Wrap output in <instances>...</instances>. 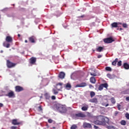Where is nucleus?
Instances as JSON below:
<instances>
[{"instance_id":"obj_1","label":"nucleus","mask_w":129,"mask_h":129,"mask_svg":"<svg viewBox=\"0 0 129 129\" xmlns=\"http://www.w3.org/2000/svg\"><path fill=\"white\" fill-rule=\"evenodd\" d=\"M56 108L59 112H61V113H65L67 111V109L63 106H59L58 107H56Z\"/></svg>"},{"instance_id":"obj_2","label":"nucleus","mask_w":129,"mask_h":129,"mask_svg":"<svg viewBox=\"0 0 129 129\" xmlns=\"http://www.w3.org/2000/svg\"><path fill=\"white\" fill-rule=\"evenodd\" d=\"M17 63L12 62L10 60H7V66L8 68H13V67H15Z\"/></svg>"},{"instance_id":"obj_3","label":"nucleus","mask_w":129,"mask_h":129,"mask_svg":"<svg viewBox=\"0 0 129 129\" xmlns=\"http://www.w3.org/2000/svg\"><path fill=\"white\" fill-rule=\"evenodd\" d=\"M103 41L104 42V43H106L107 44H109L110 43H112V42H114V39H113L112 37H109L107 38H105L103 40Z\"/></svg>"},{"instance_id":"obj_4","label":"nucleus","mask_w":129,"mask_h":129,"mask_svg":"<svg viewBox=\"0 0 129 129\" xmlns=\"http://www.w3.org/2000/svg\"><path fill=\"white\" fill-rule=\"evenodd\" d=\"M104 87V88H106V89H107V87H108V84H107V83H104L100 85L98 87V90L101 91V90L103 89Z\"/></svg>"},{"instance_id":"obj_5","label":"nucleus","mask_w":129,"mask_h":129,"mask_svg":"<svg viewBox=\"0 0 129 129\" xmlns=\"http://www.w3.org/2000/svg\"><path fill=\"white\" fill-rule=\"evenodd\" d=\"M29 41L30 42V43H36V41H37V39L36 38V37L34 36H32L30 37H29Z\"/></svg>"},{"instance_id":"obj_6","label":"nucleus","mask_w":129,"mask_h":129,"mask_svg":"<svg viewBox=\"0 0 129 129\" xmlns=\"http://www.w3.org/2000/svg\"><path fill=\"white\" fill-rule=\"evenodd\" d=\"M36 61L37 58L34 57H31L29 60V63L30 64H32V65H35Z\"/></svg>"},{"instance_id":"obj_7","label":"nucleus","mask_w":129,"mask_h":129,"mask_svg":"<svg viewBox=\"0 0 129 129\" xmlns=\"http://www.w3.org/2000/svg\"><path fill=\"white\" fill-rule=\"evenodd\" d=\"M24 88L20 86H16L15 87V91L16 92H21V91H23Z\"/></svg>"},{"instance_id":"obj_8","label":"nucleus","mask_w":129,"mask_h":129,"mask_svg":"<svg viewBox=\"0 0 129 129\" xmlns=\"http://www.w3.org/2000/svg\"><path fill=\"white\" fill-rule=\"evenodd\" d=\"M62 85H63V83H59L58 84H56V88L57 90H58V91H60L61 89L63 88Z\"/></svg>"},{"instance_id":"obj_9","label":"nucleus","mask_w":129,"mask_h":129,"mask_svg":"<svg viewBox=\"0 0 129 129\" xmlns=\"http://www.w3.org/2000/svg\"><path fill=\"white\" fill-rule=\"evenodd\" d=\"M75 116H76L77 117H85V116H86V115H85V114H84L83 112H81L80 113L76 114Z\"/></svg>"},{"instance_id":"obj_10","label":"nucleus","mask_w":129,"mask_h":129,"mask_svg":"<svg viewBox=\"0 0 129 129\" xmlns=\"http://www.w3.org/2000/svg\"><path fill=\"white\" fill-rule=\"evenodd\" d=\"M118 25H122V23L119 22H114L111 24V26L112 28H117V27H118Z\"/></svg>"},{"instance_id":"obj_11","label":"nucleus","mask_w":129,"mask_h":129,"mask_svg":"<svg viewBox=\"0 0 129 129\" xmlns=\"http://www.w3.org/2000/svg\"><path fill=\"white\" fill-rule=\"evenodd\" d=\"M83 127L84 128H91L92 126H91V124L89 123H84L83 124Z\"/></svg>"},{"instance_id":"obj_12","label":"nucleus","mask_w":129,"mask_h":129,"mask_svg":"<svg viewBox=\"0 0 129 129\" xmlns=\"http://www.w3.org/2000/svg\"><path fill=\"white\" fill-rule=\"evenodd\" d=\"M12 124L13 125H19V124H21V122L18 121V119H14L12 120Z\"/></svg>"},{"instance_id":"obj_13","label":"nucleus","mask_w":129,"mask_h":129,"mask_svg":"<svg viewBox=\"0 0 129 129\" xmlns=\"http://www.w3.org/2000/svg\"><path fill=\"white\" fill-rule=\"evenodd\" d=\"M86 86H87V84L85 82L76 85V87H85Z\"/></svg>"},{"instance_id":"obj_14","label":"nucleus","mask_w":129,"mask_h":129,"mask_svg":"<svg viewBox=\"0 0 129 129\" xmlns=\"http://www.w3.org/2000/svg\"><path fill=\"white\" fill-rule=\"evenodd\" d=\"M88 105L87 104H83V107H82V110L83 111H86V110H88Z\"/></svg>"},{"instance_id":"obj_15","label":"nucleus","mask_w":129,"mask_h":129,"mask_svg":"<svg viewBox=\"0 0 129 129\" xmlns=\"http://www.w3.org/2000/svg\"><path fill=\"white\" fill-rule=\"evenodd\" d=\"M6 96H8L10 98L11 97H15V93L13 91H11L9 93H8V94L6 95Z\"/></svg>"},{"instance_id":"obj_16","label":"nucleus","mask_w":129,"mask_h":129,"mask_svg":"<svg viewBox=\"0 0 129 129\" xmlns=\"http://www.w3.org/2000/svg\"><path fill=\"white\" fill-rule=\"evenodd\" d=\"M6 41L8 43H13V38L11 36H8L6 37Z\"/></svg>"},{"instance_id":"obj_17","label":"nucleus","mask_w":129,"mask_h":129,"mask_svg":"<svg viewBox=\"0 0 129 129\" xmlns=\"http://www.w3.org/2000/svg\"><path fill=\"white\" fill-rule=\"evenodd\" d=\"M58 77L60 79H64L65 78V73L61 72L58 75Z\"/></svg>"},{"instance_id":"obj_18","label":"nucleus","mask_w":129,"mask_h":129,"mask_svg":"<svg viewBox=\"0 0 129 129\" xmlns=\"http://www.w3.org/2000/svg\"><path fill=\"white\" fill-rule=\"evenodd\" d=\"M65 87L66 89H68V90H70L72 86H71V84H70V83H68L65 84Z\"/></svg>"},{"instance_id":"obj_19","label":"nucleus","mask_w":129,"mask_h":129,"mask_svg":"<svg viewBox=\"0 0 129 129\" xmlns=\"http://www.w3.org/2000/svg\"><path fill=\"white\" fill-rule=\"evenodd\" d=\"M90 80V82L93 84H94L95 82H96V80H95V78H94V77H91Z\"/></svg>"},{"instance_id":"obj_20","label":"nucleus","mask_w":129,"mask_h":129,"mask_svg":"<svg viewBox=\"0 0 129 129\" xmlns=\"http://www.w3.org/2000/svg\"><path fill=\"white\" fill-rule=\"evenodd\" d=\"M90 102L94 103H97V102H98V101L97 100V98H94L90 100Z\"/></svg>"},{"instance_id":"obj_21","label":"nucleus","mask_w":129,"mask_h":129,"mask_svg":"<svg viewBox=\"0 0 129 129\" xmlns=\"http://www.w3.org/2000/svg\"><path fill=\"white\" fill-rule=\"evenodd\" d=\"M123 67L124 69L128 70L129 69V64L127 62H125L123 63Z\"/></svg>"},{"instance_id":"obj_22","label":"nucleus","mask_w":129,"mask_h":129,"mask_svg":"<svg viewBox=\"0 0 129 129\" xmlns=\"http://www.w3.org/2000/svg\"><path fill=\"white\" fill-rule=\"evenodd\" d=\"M3 46L4 47H6V48H10L11 44L10 43H7V42H4L3 43Z\"/></svg>"},{"instance_id":"obj_23","label":"nucleus","mask_w":129,"mask_h":129,"mask_svg":"<svg viewBox=\"0 0 129 129\" xmlns=\"http://www.w3.org/2000/svg\"><path fill=\"white\" fill-rule=\"evenodd\" d=\"M103 50V48L101 46H99L97 49L96 51L97 52H101Z\"/></svg>"},{"instance_id":"obj_24","label":"nucleus","mask_w":129,"mask_h":129,"mask_svg":"<svg viewBox=\"0 0 129 129\" xmlns=\"http://www.w3.org/2000/svg\"><path fill=\"white\" fill-rule=\"evenodd\" d=\"M118 61V58H115V60H114L112 62V65H113V66H116V63Z\"/></svg>"},{"instance_id":"obj_25","label":"nucleus","mask_w":129,"mask_h":129,"mask_svg":"<svg viewBox=\"0 0 129 129\" xmlns=\"http://www.w3.org/2000/svg\"><path fill=\"white\" fill-rule=\"evenodd\" d=\"M95 124H98V125H101L102 124V122L99 121V120H96L95 121Z\"/></svg>"},{"instance_id":"obj_26","label":"nucleus","mask_w":129,"mask_h":129,"mask_svg":"<svg viewBox=\"0 0 129 129\" xmlns=\"http://www.w3.org/2000/svg\"><path fill=\"white\" fill-rule=\"evenodd\" d=\"M110 101L111 103H112L113 104H115V102H116V101H115V99H114V98L113 97L111 98Z\"/></svg>"},{"instance_id":"obj_27","label":"nucleus","mask_w":129,"mask_h":129,"mask_svg":"<svg viewBox=\"0 0 129 129\" xmlns=\"http://www.w3.org/2000/svg\"><path fill=\"white\" fill-rule=\"evenodd\" d=\"M106 71H109L110 72H111L112 71V69H111V68L109 67H107L105 68Z\"/></svg>"},{"instance_id":"obj_28","label":"nucleus","mask_w":129,"mask_h":129,"mask_svg":"<svg viewBox=\"0 0 129 129\" xmlns=\"http://www.w3.org/2000/svg\"><path fill=\"white\" fill-rule=\"evenodd\" d=\"M90 96L91 97H94V96H95V92H93V91H91L90 92Z\"/></svg>"},{"instance_id":"obj_29","label":"nucleus","mask_w":129,"mask_h":129,"mask_svg":"<svg viewBox=\"0 0 129 129\" xmlns=\"http://www.w3.org/2000/svg\"><path fill=\"white\" fill-rule=\"evenodd\" d=\"M120 124H121V125H125V124H126V122L125 121V120H122L120 121Z\"/></svg>"},{"instance_id":"obj_30","label":"nucleus","mask_w":129,"mask_h":129,"mask_svg":"<svg viewBox=\"0 0 129 129\" xmlns=\"http://www.w3.org/2000/svg\"><path fill=\"white\" fill-rule=\"evenodd\" d=\"M70 129H77V125L76 124H73L72 125Z\"/></svg>"},{"instance_id":"obj_31","label":"nucleus","mask_w":129,"mask_h":129,"mask_svg":"<svg viewBox=\"0 0 129 129\" xmlns=\"http://www.w3.org/2000/svg\"><path fill=\"white\" fill-rule=\"evenodd\" d=\"M44 96H45L46 99H50V95H49V94H45L44 95Z\"/></svg>"},{"instance_id":"obj_32","label":"nucleus","mask_w":129,"mask_h":129,"mask_svg":"<svg viewBox=\"0 0 129 129\" xmlns=\"http://www.w3.org/2000/svg\"><path fill=\"white\" fill-rule=\"evenodd\" d=\"M107 77L110 79H112V76L110 74H107Z\"/></svg>"},{"instance_id":"obj_33","label":"nucleus","mask_w":129,"mask_h":129,"mask_svg":"<svg viewBox=\"0 0 129 129\" xmlns=\"http://www.w3.org/2000/svg\"><path fill=\"white\" fill-rule=\"evenodd\" d=\"M107 128L108 129H115V127H114L113 126H108Z\"/></svg>"},{"instance_id":"obj_34","label":"nucleus","mask_w":129,"mask_h":129,"mask_svg":"<svg viewBox=\"0 0 129 129\" xmlns=\"http://www.w3.org/2000/svg\"><path fill=\"white\" fill-rule=\"evenodd\" d=\"M53 92L55 95L58 94V91L56 90L55 89L53 90Z\"/></svg>"},{"instance_id":"obj_35","label":"nucleus","mask_w":129,"mask_h":129,"mask_svg":"<svg viewBox=\"0 0 129 129\" xmlns=\"http://www.w3.org/2000/svg\"><path fill=\"white\" fill-rule=\"evenodd\" d=\"M122 27L123 28H127V24L126 23H123Z\"/></svg>"},{"instance_id":"obj_36","label":"nucleus","mask_w":129,"mask_h":129,"mask_svg":"<svg viewBox=\"0 0 129 129\" xmlns=\"http://www.w3.org/2000/svg\"><path fill=\"white\" fill-rule=\"evenodd\" d=\"M125 117L127 118V119H129V114H128V113H126L125 114Z\"/></svg>"},{"instance_id":"obj_37","label":"nucleus","mask_w":129,"mask_h":129,"mask_svg":"<svg viewBox=\"0 0 129 129\" xmlns=\"http://www.w3.org/2000/svg\"><path fill=\"white\" fill-rule=\"evenodd\" d=\"M118 66H121V60H120L117 63Z\"/></svg>"},{"instance_id":"obj_38","label":"nucleus","mask_w":129,"mask_h":129,"mask_svg":"<svg viewBox=\"0 0 129 129\" xmlns=\"http://www.w3.org/2000/svg\"><path fill=\"white\" fill-rule=\"evenodd\" d=\"M48 122H49V123H52V122H53V120L49 119L48 120Z\"/></svg>"},{"instance_id":"obj_39","label":"nucleus","mask_w":129,"mask_h":129,"mask_svg":"<svg viewBox=\"0 0 129 129\" xmlns=\"http://www.w3.org/2000/svg\"><path fill=\"white\" fill-rule=\"evenodd\" d=\"M90 75H91V76H96V74L90 73Z\"/></svg>"},{"instance_id":"obj_40","label":"nucleus","mask_w":129,"mask_h":129,"mask_svg":"<svg viewBox=\"0 0 129 129\" xmlns=\"http://www.w3.org/2000/svg\"><path fill=\"white\" fill-rule=\"evenodd\" d=\"M7 11H8V8H4L2 10V12H7Z\"/></svg>"},{"instance_id":"obj_41","label":"nucleus","mask_w":129,"mask_h":129,"mask_svg":"<svg viewBox=\"0 0 129 129\" xmlns=\"http://www.w3.org/2000/svg\"><path fill=\"white\" fill-rule=\"evenodd\" d=\"M51 99H52L53 100H55V99H56V97H55V96H52Z\"/></svg>"},{"instance_id":"obj_42","label":"nucleus","mask_w":129,"mask_h":129,"mask_svg":"<svg viewBox=\"0 0 129 129\" xmlns=\"http://www.w3.org/2000/svg\"><path fill=\"white\" fill-rule=\"evenodd\" d=\"M120 106H121L120 104H118L117 105V108H118V110H120Z\"/></svg>"},{"instance_id":"obj_43","label":"nucleus","mask_w":129,"mask_h":129,"mask_svg":"<svg viewBox=\"0 0 129 129\" xmlns=\"http://www.w3.org/2000/svg\"><path fill=\"white\" fill-rule=\"evenodd\" d=\"M11 129H17V126H11Z\"/></svg>"},{"instance_id":"obj_44","label":"nucleus","mask_w":129,"mask_h":129,"mask_svg":"<svg viewBox=\"0 0 129 129\" xmlns=\"http://www.w3.org/2000/svg\"><path fill=\"white\" fill-rule=\"evenodd\" d=\"M39 109L41 111L43 110V109H42V107L41 106H40L39 107H38Z\"/></svg>"},{"instance_id":"obj_45","label":"nucleus","mask_w":129,"mask_h":129,"mask_svg":"<svg viewBox=\"0 0 129 129\" xmlns=\"http://www.w3.org/2000/svg\"><path fill=\"white\" fill-rule=\"evenodd\" d=\"M4 106V104L3 103H0V107H3Z\"/></svg>"},{"instance_id":"obj_46","label":"nucleus","mask_w":129,"mask_h":129,"mask_svg":"<svg viewBox=\"0 0 129 129\" xmlns=\"http://www.w3.org/2000/svg\"><path fill=\"white\" fill-rule=\"evenodd\" d=\"M126 100L127 101H129V97H126Z\"/></svg>"},{"instance_id":"obj_47","label":"nucleus","mask_w":129,"mask_h":129,"mask_svg":"<svg viewBox=\"0 0 129 129\" xmlns=\"http://www.w3.org/2000/svg\"><path fill=\"white\" fill-rule=\"evenodd\" d=\"M101 57H102V55H98V58H101Z\"/></svg>"},{"instance_id":"obj_48","label":"nucleus","mask_w":129,"mask_h":129,"mask_svg":"<svg viewBox=\"0 0 129 129\" xmlns=\"http://www.w3.org/2000/svg\"><path fill=\"white\" fill-rule=\"evenodd\" d=\"M94 128L96 129H97V128H98V126L94 125Z\"/></svg>"},{"instance_id":"obj_49","label":"nucleus","mask_w":129,"mask_h":129,"mask_svg":"<svg viewBox=\"0 0 129 129\" xmlns=\"http://www.w3.org/2000/svg\"><path fill=\"white\" fill-rule=\"evenodd\" d=\"M79 18H84V15H82L80 16Z\"/></svg>"},{"instance_id":"obj_50","label":"nucleus","mask_w":129,"mask_h":129,"mask_svg":"<svg viewBox=\"0 0 129 129\" xmlns=\"http://www.w3.org/2000/svg\"><path fill=\"white\" fill-rule=\"evenodd\" d=\"M108 105H109V104H107L105 105V107H107V106H108Z\"/></svg>"},{"instance_id":"obj_51","label":"nucleus","mask_w":129,"mask_h":129,"mask_svg":"<svg viewBox=\"0 0 129 129\" xmlns=\"http://www.w3.org/2000/svg\"><path fill=\"white\" fill-rule=\"evenodd\" d=\"M89 87L90 88H91V87H92V85H89Z\"/></svg>"},{"instance_id":"obj_52","label":"nucleus","mask_w":129,"mask_h":129,"mask_svg":"<svg viewBox=\"0 0 129 129\" xmlns=\"http://www.w3.org/2000/svg\"><path fill=\"white\" fill-rule=\"evenodd\" d=\"M119 31H122L123 29L122 28H119Z\"/></svg>"},{"instance_id":"obj_53","label":"nucleus","mask_w":129,"mask_h":129,"mask_svg":"<svg viewBox=\"0 0 129 129\" xmlns=\"http://www.w3.org/2000/svg\"><path fill=\"white\" fill-rule=\"evenodd\" d=\"M25 43H28V40H25Z\"/></svg>"},{"instance_id":"obj_54","label":"nucleus","mask_w":129,"mask_h":129,"mask_svg":"<svg viewBox=\"0 0 129 129\" xmlns=\"http://www.w3.org/2000/svg\"><path fill=\"white\" fill-rule=\"evenodd\" d=\"M18 37L20 38V37H21V35H20V34H18Z\"/></svg>"},{"instance_id":"obj_55","label":"nucleus","mask_w":129,"mask_h":129,"mask_svg":"<svg viewBox=\"0 0 129 129\" xmlns=\"http://www.w3.org/2000/svg\"><path fill=\"white\" fill-rule=\"evenodd\" d=\"M1 53H4V51L1 50Z\"/></svg>"},{"instance_id":"obj_56","label":"nucleus","mask_w":129,"mask_h":129,"mask_svg":"<svg viewBox=\"0 0 129 129\" xmlns=\"http://www.w3.org/2000/svg\"><path fill=\"white\" fill-rule=\"evenodd\" d=\"M56 17H60V14H59L58 15L56 16Z\"/></svg>"},{"instance_id":"obj_57","label":"nucleus","mask_w":129,"mask_h":129,"mask_svg":"<svg viewBox=\"0 0 129 129\" xmlns=\"http://www.w3.org/2000/svg\"><path fill=\"white\" fill-rule=\"evenodd\" d=\"M52 128L55 129V128H56V127H52Z\"/></svg>"},{"instance_id":"obj_58","label":"nucleus","mask_w":129,"mask_h":129,"mask_svg":"<svg viewBox=\"0 0 129 129\" xmlns=\"http://www.w3.org/2000/svg\"><path fill=\"white\" fill-rule=\"evenodd\" d=\"M115 113L116 114H117V113H118V112H116Z\"/></svg>"},{"instance_id":"obj_59","label":"nucleus","mask_w":129,"mask_h":129,"mask_svg":"<svg viewBox=\"0 0 129 129\" xmlns=\"http://www.w3.org/2000/svg\"><path fill=\"white\" fill-rule=\"evenodd\" d=\"M117 30H119V28H117Z\"/></svg>"}]
</instances>
